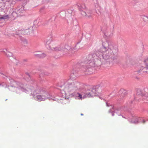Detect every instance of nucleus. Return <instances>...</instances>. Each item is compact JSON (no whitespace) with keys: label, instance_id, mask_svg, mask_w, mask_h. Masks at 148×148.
<instances>
[{"label":"nucleus","instance_id":"obj_17","mask_svg":"<svg viewBox=\"0 0 148 148\" xmlns=\"http://www.w3.org/2000/svg\"><path fill=\"white\" fill-rule=\"evenodd\" d=\"M134 1H136V0H134Z\"/></svg>","mask_w":148,"mask_h":148},{"label":"nucleus","instance_id":"obj_12","mask_svg":"<svg viewBox=\"0 0 148 148\" xmlns=\"http://www.w3.org/2000/svg\"><path fill=\"white\" fill-rule=\"evenodd\" d=\"M77 94L78 95V97H79V99H82V96L81 94L79 93H77Z\"/></svg>","mask_w":148,"mask_h":148},{"label":"nucleus","instance_id":"obj_8","mask_svg":"<svg viewBox=\"0 0 148 148\" xmlns=\"http://www.w3.org/2000/svg\"><path fill=\"white\" fill-rule=\"evenodd\" d=\"M8 18V15H5L2 17H0V20L1 19H6Z\"/></svg>","mask_w":148,"mask_h":148},{"label":"nucleus","instance_id":"obj_15","mask_svg":"<svg viewBox=\"0 0 148 148\" xmlns=\"http://www.w3.org/2000/svg\"><path fill=\"white\" fill-rule=\"evenodd\" d=\"M139 91V92H140V90H139V91Z\"/></svg>","mask_w":148,"mask_h":148},{"label":"nucleus","instance_id":"obj_1","mask_svg":"<svg viewBox=\"0 0 148 148\" xmlns=\"http://www.w3.org/2000/svg\"><path fill=\"white\" fill-rule=\"evenodd\" d=\"M114 55L113 50L110 48L106 50V48H102L96 52V55L100 61L102 59L106 60H112Z\"/></svg>","mask_w":148,"mask_h":148},{"label":"nucleus","instance_id":"obj_14","mask_svg":"<svg viewBox=\"0 0 148 148\" xmlns=\"http://www.w3.org/2000/svg\"><path fill=\"white\" fill-rule=\"evenodd\" d=\"M137 94L139 95V94L138 93H138H137Z\"/></svg>","mask_w":148,"mask_h":148},{"label":"nucleus","instance_id":"obj_11","mask_svg":"<svg viewBox=\"0 0 148 148\" xmlns=\"http://www.w3.org/2000/svg\"><path fill=\"white\" fill-rule=\"evenodd\" d=\"M52 42V39H49V40H47V41H46V43L47 44L49 45L50 44L51 42Z\"/></svg>","mask_w":148,"mask_h":148},{"label":"nucleus","instance_id":"obj_6","mask_svg":"<svg viewBox=\"0 0 148 148\" xmlns=\"http://www.w3.org/2000/svg\"><path fill=\"white\" fill-rule=\"evenodd\" d=\"M93 92L92 91H90L89 92H87L83 96V98L86 97H90L93 96Z\"/></svg>","mask_w":148,"mask_h":148},{"label":"nucleus","instance_id":"obj_3","mask_svg":"<svg viewBox=\"0 0 148 148\" xmlns=\"http://www.w3.org/2000/svg\"><path fill=\"white\" fill-rule=\"evenodd\" d=\"M34 95H37L36 98L39 101L42 100L43 99L45 98L47 96V93L45 90L41 89H37L34 92Z\"/></svg>","mask_w":148,"mask_h":148},{"label":"nucleus","instance_id":"obj_10","mask_svg":"<svg viewBox=\"0 0 148 148\" xmlns=\"http://www.w3.org/2000/svg\"><path fill=\"white\" fill-rule=\"evenodd\" d=\"M81 14L82 15V16H86V14L85 12L84 11H82L81 12Z\"/></svg>","mask_w":148,"mask_h":148},{"label":"nucleus","instance_id":"obj_5","mask_svg":"<svg viewBox=\"0 0 148 148\" xmlns=\"http://www.w3.org/2000/svg\"><path fill=\"white\" fill-rule=\"evenodd\" d=\"M50 48L51 49L53 50L57 51L61 50L63 51L66 52L67 51L69 48V47L68 46H66L65 47L59 46L56 47L55 45H53L52 46H50Z\"/></svg>","mask_w":148,"mask_h":148},{"label":"nucleus","instance_id":"obj_9","mask_svg":"<svg viewBox=\"0 0 148 148\" xmlns=\"http://www.w3.org/2000/svg\"><path fill=\"white\" fill-rule=\"evenodd\" d=\"M17 0H9V2L11 4H13L15 3V2L17 1Z\"/></svg>","mask_w":148,"mask_h":148},{"label":"nucleus","instance_id":"obj_16","mask_svg":"<svg viewBox=\"0 0 148 148\" xmlns=\"http://www.w3.org/2000/svg\"><path fill=\"white\" fill-rule=\"evenodd\" d=\"M81 115H83V114H81Z\"/></svg>","mask_w":148,"mask_h":148},{"label":"nucleus","instance_id":"obj_13","mask_svg":"<svg viewBox=\"0 0 148 148\" xmlns=\"http://www.w3.org/2000/svg\"><path fill=\"white\" fill-rule=\"evenodd\" d=\"M143 123H145V120H143Z\"/></svg>","mask_w":148,"mask_h":148},{"label":"nucleus","instance_id":"obj_2","mask_svg":"<svg viewBox=\"0 0 148 148\" xmlns=\"http://www.w3.org/2000/svg\"><path fill=\"white\" fill-rule=\"evenodd\" d=\"M68 87L69 91L73 92V93L70 94L71 96H74L76 93V91L79 89V83L76 81L70 79L67 82Z\"/></svg>","mask_w":148,"mask_h":148},{"label":"nucleus","instance_id":"obj_7","mask_svg":"<svg viewBox=\"0 0 148 148\" xmlns=\"http://www.w3.org/2000/svg\"><path fill=\"white\" fill-rule=\"evenodd\" d=\"M88 64L90 66H93L94 64H95V63L94 62L93 59H92L90 60L88 62Z\"/></svg>","mask_w":148,"mask_h":148},{"label":"nucleus","instance_id":"obj_4","mask_svg":"<svg viewBox=\"0 0 148 148\" xmlns=\"http://www.w3.org/2000/svg\"><path fill=\"white\" fill-rule=\"evenodd\" d=\"M146 69H148V58L144 60L143 64L139 65L138 70L137 71V73L140 74L143 73Z\"/></svg>","mask_w":148,"mask_h":148}]
</instances>
